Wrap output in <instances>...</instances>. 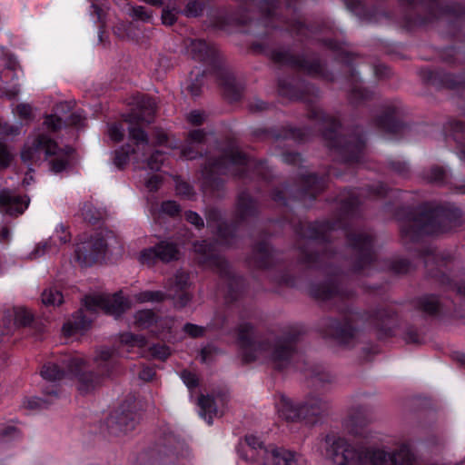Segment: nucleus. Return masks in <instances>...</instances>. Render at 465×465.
<instances>
[{
  "label": "nucleus",
  "mask_w": 465,
  "mask_h": 465,
  "mask_svg": "<svg viewBox=\"0 0 465 465\" xmlns=\"http://www.w3.org/2000/svg\"><path fill=\"white\" fill-rule=\"evenodd\" d=\"M176 193L185 197H191L193 195V188L183 181H177L175 186Z\"/></svg>",
  "instance_id": "09e8293b"
},
{
  "label": "nucleus",
  "mask_w": 465,
  "mask_h": 465,
  "mask_svg": "<svg viewBox=\"0 0 465 465\" xmlns=\"http://www.w3.org/2000/svg\"><path fill=\"white\" fill-rule=\"evenodd\" d=\"M154 375H155V372H154L153 369H152L150 367H145L139 372V378L145 381H152L153 379Z\"/></svg>",
  "instance_id": "052dcab7"
},
{
  "label": "nucleus",
  "mask_w": 465,
  "mask_h": 465,
  "mask_svg": "<svg viewBox=\"0 0 465 465\" xmlns=\"http://www.w3.org/2000/svg\"><path fill=\"white\" fill-rule=\"evenodd\" d=\"M188 54L194 60L207 61L215 54V50L203 40H193L187 45Z\"/></svg>",
  "instance_id": "6ab92c4d"
},
{
  "label": "nucleus",
  "mask_w": 465,
  "mask_h": 465,
  "mask_svg": "<svg viewBox=\"0 0 465 465\" xmlns=\"http://www.w3.org/2000/svg\"><path fill=\"white\" fill-rule=\"evenodd\" d=\"M84 306L86 312L104 311L108 314L118 316L131 307L127 298L119 293L110 295L86 296L84 300Z\"/></svg>",
  "instance_id": "f8f14e48"
},
{
  "label": "nucleus",
  "mask_w": 465,
  "mask_h": 465,
  "mask_svg": "<svg viewBox=\"0 0 465 465\" xmlns=\"http://www.w3.org/2000/svg\"><path fill=\"white\" fill-rule=\"evenodd\" d=\"M0 436L4 440H7L9 438H16L19 436V431L17 430L16 428L13 427V426H9V427L2 429L0 430Z\"/></svg>",
  "instance_id": "13d9d810"
},
{
  "label": "nucleus",
  "mask_w": 465,
  "mask_h": 465,
  "mask_svg": "<svg viewBox=\"0 0 465 465\" xmlns=\"http://www.w3.org/2000/svg\"><path fill=\"white\" fill-rule=\"evenodd\" d=\"M110 422L115 423L120 431L127 433L134 429L135 421L134 414L131 412H122L121 414L112 416Z\"/></svg>",
  "instance_id": "bb28decb"
},
{
  "label": "nucleus",
  "mask_w": 465,
  "mask_h": 465,
  "mask_svg": "<svg viewBox=\"0 0 465 465\" xmlns=\"http://www.w3.org/2000/svg\"><path fill=\"white\" fill-rule=\"evenodd\" d=\"M445 173L441 167H433L430 170L429 179L431 182H440L444 179Z\"/></svg>",
  "instance_id": "4d7b16f0"
},
{
  "label": "nucleus",
  "mask_w": 465,
  "mask_h": 465,
  "mask_svg": "<svg viewBox=\"0 0 465 465\" xmlns=\"http://www.w3.org/2000/svg\"><path fill=\"white\" fill-rule=\"evenodd\" d=\"M181 379L188 388H193L197 385V377L194 373L183 371L181 373Z\"/></svg>",
  "instance_id": "864d4df0"
},
{
  "label": "nucleus",
  "mask_w": 465,
  "mask_h": 465,
  "mask_svg": "<svg viewBox=\"0 0 465 465\" xmlns=\"http://www.w3.org/2000/svg\"><path fill=\"white\" fill-rule=\"evenodd\" d=\"M84 120V117H83L80 113H74L70 117L69 124L74 125H80Z\"/></svg>",
  "instance_id": "338daca9"
},
{
  "label": "nucleus",
  "mask_w": 465,
  "mask_h": 465,
  "mask_svg": "<svg viewBox=\"0 0 465 465\" xmlns=\"http://www.w3.org/2000/svg\"><path fill=\"white\" fill-rule=\"evenodd\" d=\"M154 136L158 145L164 144L168 141L167 134L163 130H156Z\"/></svg>",
  "instance_id": "0e129e2a"
},
{
  "label": "nucleus",
  "mask_w": 465,
  "mask_h": 465,
  "mask_svg": "<svg viewBox=\"0 0 465 465\" xmlns=\"http://www.w3.org/2000/svg\"><path fill=\"white\" fill-rule=\"evenodd\" d=\"M450 213L442 208L421 213L418 217L409 221V224L401 226L405 235L414 238L420 234H437L450 229Z\"/></svg>",
  "instance_id": "0eeeda50"
},
{
  "label": "nucleus",
  "mask_w": 465,
  "mask_h": 465,
  "mask_svg": "<svg viewBox=\"0 0 465 465\" xmlns=\"http://www.w3.org/2000/svg\"><path fill=\"white\" fill-rule=\"evenodd\" d=\"M69 241L70 233L66 231L63 224H59L48 241L37 244L35 251L32 252V256L36 258L45 254V252H53L57 246V242H59L61 244H64Z\"/></svg>",
  "instance_id": "4468645a"
},
{
  "label": "nucleus",
  "mask_w": 465,
  "mask_h": 465,
  "mask_svg": "<svg viewBox=\"0 0 465 465\" xmlns=\"http://www.w3.org/2000/svg\"><path fill=\"white\" fill-rule=\"evenodd\" d=\"M276 3H278V0H261L259 3L253 0L251 5H258L262 13L270 15L272 10L274 9Z\"/></svg>",
  "instance_id": "79ce46f5"
},
{
  "label": "nucleus",
  "mask_w": 465,
  "mask_h": 465,
  "mask_svg": "<svg viewBox=\"0 0 465 465\" xmlns=\"http://www.w3.org/2000/svg\"><path fill=\"white\" fill-rule=\"evenodd\" d=\"M9 316H14L15 326H25L29 324L32 321L31 312L25 308L15 309L12 314L10 313Z\"/></svg>",
  "instance_id": "f704fd0d"
},
{
  "label": "nucleus",
  "mask_w": 465,
  "mask_h": 465,
  "mask_svg": "<svg viewBox=\"0 0 465 465\" xmlns=\"http://www.w3.org/2000/svg\"><path fill=\"white\" fill-rule=\"evenodd\" d=\"M185 218L190 223L193 224L196 228H201L203 226V219L201 218V216L198 213H196L194 212H192V211L186 212Z\"/></svg>",
  "instance_id": "6e6d98bb"
},
{
  "label": "nucleus",
  "mask_w": 465,
  "mask_h": 465,
  "mask_svg": "<svg viewBox=\"0 0 465 465\" xmlns=\"http://www.w3.org/2000/svg\"><path fill=\"white\" fill-rule=\"evenodd\" d=\"M237 210L242 219L253 213L255 203L248 193H243L240 194L237 202Z\"/></svg>",
  "instance_id": "c756f323"
},
{
  "label": "nucleus",
  "mask_w": 465,
  "mask_h": 465,
  "mask_svg": "<svg viewBox=\"0 0 465 465\" xmlns=\"http://www.w3.org/2000/svg\"><path fill=\"white\" fill-rule=\"evenodd\" d=\"M205 119V114L198 110L192 111L187 115V120L192 124L199 125L203 123Z\"/></svg>",
  "instance_id": "603ef678"
},
{
  "label": "nucleus",
  "mask_w": 465,
  "mask_h": 465,
  "mask_svg": "<svg viewBox=\"0 0 465 465\" xmlns=\"http://www.w3.org/2000/svg\"><path fill=\"white\" fill-rule=\"evenodd\" d=\"M82 215L84 220L88 221L89 223H95L101 218L100 213L94 210L92 204L90 203H84V205L82 208Z\"/></svg>",
  "instance_id": "58836bf2"
},
{
  "label": "nucleus",
  "mask_w": 465,
  "mask_h": 465,
  "mask_svg": "<svg viewBox=\"0 0 465 465\" xmlns=\"http://www.w3.org/2000/svg\"><path fill=\"white\" fill-rule=\"evenodd\" d=\"M152 354L161 360H165L170 355V350L166 346L154 345L151 348Z\"/></svg>",
  "instance_id": "3c124183"
},
{
  "label": "nucleus",
  "mask_w": 465,
  "mask_h": 465,
  "mask_svg": "<svg viewBox=\"0 0 465 465\" xmlns=\"http://www.w3.org/2000/svg\"><path fill=\"white\" fill-rule=\"evenodd\" d=\"M161 211L173 216L179 213L180 207L174 201H167L163 203Z\"/></svg>",
  "instance_id": "de8ad7c7"
},
{
  "label": "nucleus",
  "mask_w": 465,
  "mask_h": 465,
  "mask_svg": "<svg viewBox=\"0 0 465 465\" xmlns=\"http://www.w3.org/2000/svg\"><path fill=\"white\" fill-rule=\"evenodd\" d=\"M275 407L280 417L286 420L295 421L303 419L302 405H295L292 400L285 395H280L276 401Z\"/></svg>",
  "instance_id": "2eb2a0df"
},
{
  "label": "nucleus",
  "mask_w": 465,
  "mask_h": 465,
  "mask_svg": "<svg viewBox=\"0 0 465 465\" xmlns=\"http://www.w3.org/2000/svg\"><path fill=\"white\" fill-rule=\"evenodd\" d=\"M14 155L7 145L0 142V170L7 168L11 164Z\"/></svg>",
  "instance_id": "4c0bfd02"
},
{
  "label": "nucleus",
  "mask_w": 465,
  "mask_h": 465,
  "mask_svg": "<svg viewBox=\"0 0 465 465\" xmlns=\"http://www.w3.org/2000/svg\"><path fill=\"white\" fill-rule=\"evenodd\" d=\"M177 18V12L175 9L164 8L162 13L163 24L166 25H172L174 24Z\"/></svg>",
  "instance_id": "a18cd8bd"
},
{
  "label": "nucleus",
  "mask_w": 465,
  "mask_h": 465,
  "mask_svg": "<svg viewBox=\"0 0 465 465\" xmlns=\"http://www.w3.org/2000/svg\"><path fill=\"white\" fill-rule=\"evenodd\" d=\"M91 324V320L84 315V311L77 312L71 320L67 321L63 326V331L65 335L70 336L82 332Z\"/></svg>",
  "instance_id": "aec40b11"
},
{
  "label": "nucleus",
  "mask_w": 465,
  "mask_h": 465,
  "mask_svg": "<svg viewBox=\"0 0 465 465\" xmlns=\"http://www.w3.org/2000/svg\"><path fill=\"white\" fill-rule=\"evenodd\" d=\"M351 247L358 251L361 262H370L372 260V239L366 232H359L351 235L349 239Z\"/></svg>",
  "instance_id": "dca6fc26"
},
{
  "label": "nucleus",
  "mask_w": 465,
  "mask_h": 465,
  "mask_svg": "<svg viewBox=\"0 0 465 465\" xmlns=\"http://www.w3.org/2000/svg\"><path fill=\"white\" fill-rule=\"evenodd\" d=\"M218 217V213H213L209 215L207 218V223L208 226H216L217 227V233L221 238H225V232L223 230V224L220 223L219 220L216 221V218Z\"/></svg>",
  "instance_id": "8fccbe9b"
},
{
  "label": "nucleus",
  "mask_w": 465,
  "mask_h": 465,
  "mask_svg": "<svg viewBox=\"0 0 465 465\" xmlns=\"http://www.w3.org/2000/svg\"><path fill=\"white\" fill-rule=\"evenodd\" d=\"M363 412V409L360 407L351 409L348 416L342 421L343 429L350 435L367 444L386 442L382 433L367 426L366 421L362 419Z\"/></svg>",
  "instance_id": "9d476101"
},
{
  "label": "nucleus",
  "mask_w": 465,
  "mask_h": 465,
  "mask_svg": "<svg viewBox=\"0 0 465 465\" xmlns=\"http://www.w3.org/2000/svg\"><path fill=\"white\" fill-rule=\"evenodd\" d=\"M237 451L242 460L253 465H305L299 455L282 448H267L254 435H246Z\"/></svg>",
  "instance_id": "39448f33"
},
{
  "label": "nucleus",
  "mask_w": 465,
  "mask_h": 465,
  "mask_svg": "<svg viewBox=\"0 0 465 465\" xmlns=\"http://www.w3.org/2000/svg\"><path fill=\"white\" fill-rule=\"evenodd\" d=\"M193 248L196 252L203 255L201 259L202 262H211L213 259H216L213 245L208 244L205 241L195 242Z\"/></svg>",
  "instance_id": "473e14b6"
},
{
  "label": "nucleus",
  "mask_w": 465,
  "mask_h": 465,
  "mask_svg": "<svg viewBox=\"0 0 465 465\" xmlns=\"http://www.w3.org/2000/svg\"><path fill=\"white\" fill-rule=\"evenodd\" d=\"M220 84L224 89L225 96L231 101H236L241 96V90L236 85L234 78L231 75H225L220 79Z\"/></svg>",
  "instance_id": "c85d7f7f"
},
{
  "label": "nucleus",
  "mask_w": 465,
  "mask_h": 465,
  "mask_svg": "<svg viewBox=\"0 0 465 465\" xmlns=\"http://www.w3.org/2000/svg\"><path fill=\"white\" fill-rule=\"evenodd\" d=\"M16 114L22 119H30L33 115V108L28 104H20L16 106Z\"/></svg>",
  "instance_id": "49530a36"
},
{
  "label": "nucleus",
  "mask_w": 465,
  "mask_h": 465,
  "mask_svg": "<svg viewBox=\"0 0 465 465\" xmlns=\"http://www.w3.org/2000/svg\"><path fill=\"white\" fill-rule=\"evenodd\" d=\"M42 302L46 306L60 305L63 302V294L56 288L50 287L43 292Z\"/></svg>",
  "instance_id": "2f4dec72"
},
{
  "label": "nucleus",
  "mask_w": 465,
  "mask_h": 465,
  "mask_svg": "<svg viewBox=\"0 0 465 465\" xmlns=\"http://www.w3.org/2000/svg\"><path fill=\"white\" fill-rule=\"evenodd\" d=\"M27 403L28 407L31 409L44 408L45 406V401L40 398L30 399Z\"/></svg>",
  "instance_id": "69168bd1"
},
{
  "label": "nucleus",
  "mask_w": 465,
  "mask_h": 465,
  "mask_svg": "<svg viewBox=\"0 0 465 465\" xmlns=\"http://www.w3.org/2000/svg\"><path fill=\"white\" fill-rule=\"evenodd\" d=\"M183 331L189 336H191L193 338H197V337H201L204 334L205 328L199 326V325L192 324V323H186L183 326Z\"/></svg>",
  "instance_id": "37998d69"
},
{
  "label": "nucleus",
  "mask_w": 465,
  "mask_h": 465,
  "mask_svg": "<svg viewBox=\"0 0 465 465\" xmlns=\"http://www.w3.org/2000/svg\"><path fill=\"white\" fill-rule=\"evenodd\" d=\"M252 327L242 323L238 328V342L245 361H262L282 369L287 365L293 351L291 341L277 340L273 343L252 341Z\"/></svg>",
  "instance_id": "20e7f679"
},
{
  "label": "nucleus",
  "mask_w": 465,
  "mask_h": 465,
  "mask_svg": "<svg viewBox=\"0 0 465 465\" xmlns=\"http://www.w3.org/2000/svg\"><path fill=\"white\" fill-rule=\"evenodd\" d=\"M364 149V141L359 138L354 143H350L346 145L345 151L350 153L349 161H360Z\"/></svg>",
  "instance_id": "e433bc0d"
},
{
  "label": "nucleus",
  "mask_w": 465,
  "mask_h": 465,
  "mask_svg": "<svg viewBox=\"0 0 465 465\" xmlns=\"http://www.w3.org/2000/svg\"><path fill=\"white\" fill-rule=\"evenodd\" d=\"M282 158L284 162L291 163H296L301 160V156L298 153L284 154Z\"/></svg>",
  "instance_id": "774afa93"
},
{
  "label": "nucleus",
  "mask_w": 465,
  "mask_h": 465,
  "mask_svg": "<svg viewBox=\"0 0 465 465\" xmlns=\"http://www.w3.org/2000/svg\"><path fill=\"white\" fill-rule=\"evenodd\" d=\"M137 260L142 264H145L148 266L153 265L156 261L159 260L158 257V250L157 245L154 247H150L143 249L137 256Z\"/></svg>",
  "instance_id": "72a5a7b5"
},
{
  "label": "nucleus",
  "mask_w": 465,
  "mask_h": 465,
  "mask_svg": "<svg viewBox=\"0 0 465 465\" xmlns=\"http://www.w3.org/2000/svg\"><path fill=\"white\" fill-rule=\"evenodd\" d=\"M108 135L111 140L120 142L124 136V131L122 125L114 124L108 128Z\"/></svg>",
  "instance_id": "a19ab883"
},
{
  "label": "nucleus",
  "mask_w": 465,
  "mask_h": 465,
  "mask_svg": "<svg viewBox=\"0 0 465 465\" xmlns=\"http://www.w3.org/2000/svg\"><path fill=\"white\" fill-rule=\"evenodd\" d=\"M272 58L281 64H290L296 65L309 74H313L318 71V64H309L304 59L295 58L288 52L277 51L273 53Z\"/></svg>",
  "instance_id": "412c9836"
},
{
  "label": "nucleus",
  "mask_w": 465,
  "mask_h": 465,
  "mask_svg": "<svg viewBox=\"0 0 465 465\" xmlns=\"http://www.w3.org/2000/svg\"><path fill=\"white\" fill-rule=\"evenodd\" d=\"M202 86V79L200 80L199 74H195V79L192 80V82L188 84L187 89L190 94L193 96H197L201 93Z\"/></svg>",
  "instance_id": "5fc2aeb1"
},
{
  "label": "nucleus",
  "mask_w": 465,
  "mask_h": 465,
  "mask_svg": "<svg viewBox=\"0 0 465 465\" xmlns=\"http://www.w3.org/2000/svg\"><path fill=\"white\" fill-rule=\"evenodd\" d=\"M311 294L322 301L330 300L337 294L343 295L338 285L333 282L312 286Z\"/></svg>",
  "instance_id": "4be33fe9"
},
{
  "label": "nucleus",
  "mask_w": 465,
  "mask_h": 465,
  "mask_svg": "<svg viewBox=\"0 0 465 465\" xmlns=\"http://www.w3.org/2000/svg\"><path fill=\"white\" fill-rule=\"evenodd\" d=\"M251 165L250 161L237 146L231 144L222 154L220 160H209L203 170L207 181L214 174H241L242 168Z\"/></svg>",
  "instance_id": "1a4fd4ad"
},
{
  "label": "nucleus",
  "mask_w": 465,
  "mask_h": 465,
  "mask_svg": "<svg viewBox=\"0 0 465 465\" xmlns=\"http://www.w3.org/2000/svg\"><path fill=\"white\" fill-rule=\"evenodd\" d=\"M331 325L334 331L330 334L334 336L341 343L349 344L350 340L355 336L356 331L351 326L345 325L341 327L336 322H331Z\"/></svg>",
  "instance_id": "cd10ccee"
},
{
  "label": "nucleus",
  "mask_w": 465,
  "mask_h": 465,
  "mask_svg": "<svg viewBox=\"0 0 465 465\" xmlns=\"http://www.w3.org/2000/svg\"><path fill=\"white\" fill-rule=\"evenodd\" d=\"M452 137L458 143V155L461 160H465V124L462 122H454L451 124Z\"/></svg>",
  "instance_id": "393cba45"
},
{
  "label": "nucleus",
  "mask_w": 465,
  "mask_h": 465,
  "mask_svg": "<svg viewBox=\"0 0 465 465\" xmlns=\"http://www.w3.org/2000/svg\"><path fill=\"white\" fill-rule=\"evenodd\" d=\"M223 400L221 397L214 398L210 395H202L198 400L200 407V415L207 421L208 424H212L213 418L220 415L219 405L222 404Z\"/></svg>",
  "instance_id": "a211bd4d"
},
{
  "label": "nucleus",
  "mask_w": 465,
  "mask_h": 465,
  "mask_svg": "<svg viewBox=\"0 0 465 465\" xmlns=\"http://www.w3.org/2000/svg\"><path fill=\"white\" fill-rule=\"evenodd\" d=\"M419 308L428 314H437L442 306L440 299L435 295H426L419 299Z\"/></svg>",
  "instance_id": "a878e982"
},
{
  "label": "nucleus",
  "mask_w": 465,
  "mask_h": 465,
  "mask_svg": "<svg viewBox=\"0 0 465 465\" xmlns=\"http://www.w3.org/2000/svg\"><path fill=\"white\" fill-rule=\"evenodd\" d=\"M326 451L336 465L370 463L371 465H414L415 457L408 442L397 443V450L371 446L356 450L345 439L335 434L325 438Z\"/></svg>",
  "instance_id": "f03ea898"
},
{
  "label": "nucleus",
  "mask_w": 465,
  "mask_h": 465,
  "mask_svg": "<svg viewBox=\"0 0 465 465\" xmlns=\"http://www.w3.org/2000/svg\"><path fill=\"white\" fill-rule=\"evenodd\" d=\"M120 341L123 344H125L127 346L131 347H139L142 348L145 346L146 341L145 338L142 335H134L131 332H125L121 334L120 336Z\"/></svg>",
  "instance_id": "c9c22d12"
},
{
  "label": "nucleus",
  "mask_w": 465,
  "mask_h": 465,
  "mask_svg": "<svg viewBox=\"0 0 465 465\" xmlns=\"http://www.w3.org/2000/svg\"><path fill=\"white\" fill-rule=\"evenodd\" d=\"M189 285V276L184 272H177L173 277L168 279L164 288L165 292L146 291L140 292L135 296L140 302H161L165 298L174 301L176 307H184L192 300V295L186 291Z\"/></svg>",
  "instance_id": "6e6552de"
},
{
  "label": "nucleus",
  "mask_w": 465,
  "mask_h": 465,
  "mask_svg": "<svg viewBox=\"0 0 465 465\" xmlns=\"http://www.w3.org/2000/svg\"><path fill=\"white\" fill-rule=\"evenodd\" d=\"M45 125L48 129H51L52 131H56L60 128H62L64 122L63 120L56 116V115H48L45 120Z\"/></svg>",
  "instance_id": "c03bdc74"
},
{
  "label": "nucleus",
  "mask_w": 465,
  "mask_h": 465,
  "mask_svg": "<svg viewBox=\"0 0 465 465\" xmlns=\"http://www.w3.org/2000/svg\"><path fill=\"white\" fill-rule=\"evenodd\" d=\"M94 361L101 376L94 377L93 372L84 371L85 361L80 356L67 357L62 361V365L51 362L44 365L41 376L45 381L51 382L63 381L74 376L77 381L78 391L85 394L94 390L100 384L102 377H109L116 366L113 353L106 349L97 351Z\"/></svg>",
  "instance_id": "7ed1b4c3"
},
{
  "label": "nucleus",
  "mask_w": 465,
  "mask_h": 465,
  "mask_svg": "<svg viewBox=\"0 0 465 465\" xmlns=\"http://www.w3.org/2000/svg\"><path fill=\"white\" fill-rule=\"evenodd\" d=\"M205 138V134L202 130H194L189 134V144L181 149L182 156L185 159H194L197 153L194 151V146L201 143Z\"/></svg>",
  "instance_id": "5701e85b"
},
{
  "label": "nucleus",
  "mask_w": 465,
  "mask_h": 465,
  "mask_svg": "<svg viewBox=\"0 0 465 465\" xmlns=\"http://www.w3.org/2000/svg\"><path fill=\"white\" fill-rule=\"evenodd\" d=\"M156 110V104L153 98L143 96L137 104V109L125 116L124 121L129 124V140L131 143L115 151L114 163L118 168H123L132 159L139 168L151 171H159L163 164L165 157L158 150L148 157L151 152L147 134L137 127L140 124H150Z\"/></svg>",
  "instance_id": "f257e3e1"
},
{
  "label": "nucleus",
  "mask_w": 465,
  "mask_h": 465,
  "mask_svg": "<svg viewBox=\"0 0 465 465\" xmlns=\"http://www.w3.org/2000/svg\"><path fill=\"white\" fill-rule=\"evenodd\" d=\"M393 124V117L392 114H390L389 115H386L385 118H381L379 120V124L388 131H391V124Z\"/></svg>",
  "instance_id": "e2e57ef3"
},
{
  "label": "nucleus",
  "mask_w": 465,
  "mask_h": 465,
  "mask_svg": "<svg viewBox=\"0 0 465 465\" xmlns=\"http://www.w3.org/2000/svg\"><path fill=\"white\" fill-rule=\"evenodd\" d=\"M157 250L159 260L162 262H169L179 259L180 251L173 242H161L157 244Z\"/></svg>",
  "instance_id": "b1692460"
},
{
  "label": "nucleus",
  "mask_w": 465,
  "mask_h": 465,
  "mask_svg": "<svg viewBox=\"0 0 465 465\" xmlns=\"http://www.w3.org/2000/svg\"><path fill=\"white\" fill-rule=\"evenodd\" d=\"M28 203V199H23L9 190H3L0 193V208L2 212L7 214L18 215L23 213Z\"/></svg>",
  "instance_id": "ddd939ff"
},
{
  "label": "nucleus",
  "mask_w": 465,
  "mask_h": 465,
  "mask_svg": "<svg viewBox=\"0 0 465 465\" xmlns=\"http://www.w3.org/2000/svg\"><path fill=\"white\" fill-rule=\"evenodd\" d=\"M161 183V177L159 174H153L152 175L147 181H146V187L150 191L156 190Z\"/></svg>",
  "instance_id": "bf43d9fd"
},
{
  "label": "nucleus",
  "mask_w": 465,
  "mask_h": 465,
  "mask_svg": "<svg viewBox=\"0 0 465 465\" xmlns=\"http://www.w3.org/2000/svg\"><path fill=\"white\" fill-rule=\"evenodd\" d=\"M203 8V6L200 2L193 0L187 4L183 13L186 16L195 17L201 15Z\"/></svg>",
  "instance_id": "ea45409f"
},
{
  "label": "nucleus",
  "mask_w": 465,
  "mask_h": 465,
  "mask_svg": "<svg viewBox=\"0 0 465 465\" xmlns=\"http://www.w3.org/2000/svg\"><path fill=\"white\" fill-rule=\"evenodd\" d=\"M156 321V316L151 310H142L134 315V324L142 329L150 327Z\"/></svg>",
  "instance_id": "7c9ffc66"
},
{
  "label": "nucleus",
  "mask_w": 465,
  "mask_h": 465,
  "mask_svg": "<svg viewBox=\"0 0 465 465\" xmlns=\"http://www.w3.org/2000/svg\"><path fill=\"white\" fill-rule=\"evenodd\" d=\"M302 405L303 419L305 420L322 416L327 413L330 409V402L320 396H311Z\"/></svg>",
  "instance_id": "f3484780"
},
{
  "label": "nucleus",
  "mask_w": 465,
  "mask_h": 465,
  "mask_svg": "<svg viewBox=\"0 0 465 465\" xmlns=\"http://www.w3.org/2000/svg\"><path fill=\"white\" fill-rule=\"evenodd\" d=\"M134 14L136 17L143 21L149 20L151 18V15L148 14V12L143 6H137L134 8Z\"/></svg>",
  "instance_id": "680f3d73"
},
{
  "label": "nucleus",
  "mask_w": 465,
  "mask_h": 465,
  "mask_svg": "<svg viewBox=\"0 0 465 465\" xmlns=\"http://www.w3.org/2000/svg\"><path fill=\"white\" fill-rule=\"evenodd\" d=\"M113 241H114V239L108 235L106 239L94 237L77 243L74 256L76 262L81 266L93 265L99 259L104 257Z\"/></svg>",
  "instance_id": "9b49d317"
},
{
  "label": "nucleus",
  "mask_w": 465,
  "mask_h": 465,
  "mask_svg": "<svg viewBox=\"0 0 465 465\" xmlns=\"http://www.w3.org/2000/svg\"><path fill=\"white\" fill-rule=\"evenodd\" d=\"M70 151V148H59L48 135L39 134L28 139L21 152V158L27 164L49 161L52 172L57 173L68 165Z\"/></svg>",
  "instance_id": "423d86ee"
}]
</instances>
